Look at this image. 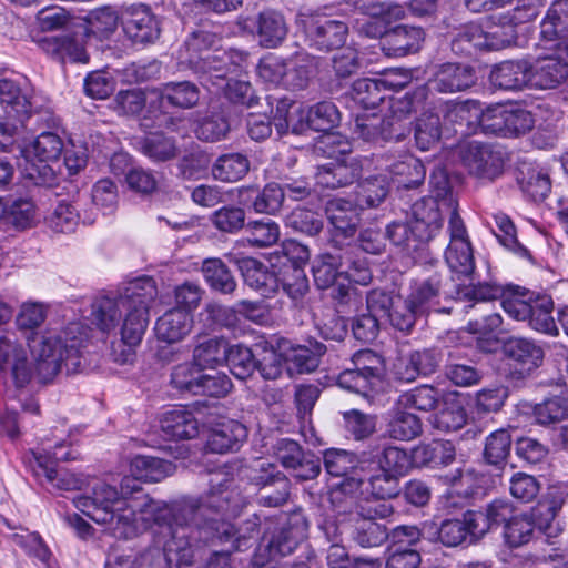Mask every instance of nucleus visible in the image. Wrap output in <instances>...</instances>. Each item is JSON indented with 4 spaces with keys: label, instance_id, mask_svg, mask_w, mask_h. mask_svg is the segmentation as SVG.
<instances>
[{
    "label": "nucleus",
    "instance_id": "48",
    "mask_svg": "<svg viewBox=\"0 0 568 568\" xmlns=\"http://www.w3.org/2000/svg\"><path fill=\"white\" fill-rule=\"evenodd\" d=\"M215 180L233 183L242 180L250 171V161L242 153H227L219 156L212 165Z\"/></svg>",
    "mask_w": 568,
    "mask_h": 568
},
{
    "label": "nucleus",
    "instance_id": "9",
    "mask_svg": "<svg viewBox=\"0 0 568 568\" xmlns=\"http://www.w3.org/2000/svg\"><path fill=\"white\" fill-rule=\"evenodd\" d=\"M353 367L344 369L337 377V385L346 390L367 396L382 381L384 361L371 349H362L352 357Z\"/></svg>",
    "mask_w": 568,
    "mask_h": 568
},
{
    "label": "nucleus",
    "instance_id": "34",
    "mask_svg": "<svg viewBox=\"0 0 568 568\" xmlns=\"http://www.w3.org/2000/svg\"><path fill=\"white\" fill-rule=\"evenodd\" d=\"M308 109L302 103L288 99L278 100L274 114V125L280 135L292 131L294 134H302L310 128Z\"/></svg>",
    "mask_w": 568,
    "mask_h": 568
},
{
    "label": "nucleus",
    "instance_id": "3",
    "mask_svg": "<svg viewBox=\"0 0 568 568\" xmlns=\"http://www.w3.org/2000/svg\"><path fill=\"white\" fill-rule=\"evenodd\" d=\"M130 471L134 478H124L121 483V491H118L115 487L109 484L97 483L92 486L91 496H79L73 499L74 506L80 511L90 517L97 524L104 526L105 531L115 538L118 537L113 534L110 523H102L95 519V511L103 509L109 513H113V509L115 508V503L113 500L109 503L103 499L105 496L102 490H106L105 488L113 490L115 493L116 500L130 498L135 495L136 491H142L152 499V497L136 484V480L150 483L161 481L173 474L174 466L172 463L162 458L138 455L130 463ZM155 501L159 500L155 499Z\"/></svg>",
    "mask_w": 568,
    "mask_h": 568
},
{
    "label": "nucleus",
    "instance_id": "43",
    "mask_svg": "<svg viewBox=\"0 0 568 568\" xmlns=\"http://www.w3.org/2000/svg\"><path fill=\"white\" fill-rule=\"evenodd\" d=\"M539 520L531 509L530 513L517 514L514 518L505 526L504 536L506 542L511 548L521 547L535 537V531L539 530Z\"/></svg>",
    "mask_w": 568,
    "mask_h": 568
},
{
    "label": "nucleus",
    "instance_id": "16",
    "mask_svg": "<svg viewBox=\"0 0 568 568\" xmlns=\"http://www.w3.org/2000/svg\"><path fill=\"white\" fill-rule=\"evenodd\" d=\"M123 31L134 43H151L160 37V22L149 7L131 6L122 14Z\"/></svg>",
    "mask_w": 568,
    "mask_h": 568
},
{
    "label": "nucleus",
    "instance_id": "31",
    "mask_svg": "<svg viewBox=\"0 0 568 568\" xmlns=\"http://www.w3.org/2000/svg\"><path fill=\"white\" fill-rule=\"evenodd\" d=\"M247 437L246 427L233 419L215 425L206 440V448L211 453L225 454L237 450Z\"/></svg>",
    "mask_w": 568,
    "mask_h": 568
},
{
    "label": "nucleus",
    "instance_id": "6",
    "mask_svg": "<svg viewBox=\"0 0 568 568\" xmlns=\"http://www.w3.org/2000/svg\"><path fill=\"white\" fill-rule=\"evenodd\" d=\"M63 150L61 138L54 132H42L24 150V175L36 185L51 186L61 169L59 156Z\"/></svg>",
    "mask_w": 568,
    "mask_h": 568
},
{
    "label": "nucleus",
    "instance_id": "62",
    "mask_svg": "<svg viewBox=\"0 0 568 568\" xmlns=\"http://www.w3.org/2000/svg\"><path fill=\"white\" fill-rule=\"evenodd\" d=\"M79 211L67 201H60L52 213L45 217L48 226L57 233L73 232L79 223Z\"/></svg>",
    "mask_w": 568,
    "mask_h": 568
},
{
    "label": "nucleus",
    "instance_id": "47",
    "mask_svg": "<svg viewBox=\"0 0 568 568\" xmlns=\"http://www.w3.org/2000/svg\"><path fill=\"white\" fill-rule=\"evenodd\" d=\"M159 92L161 102L181 109H191L200 100L199 88L190 81L168 82L159 89Z\"/></svg>",
    "mask_w": 568,
    "mask_h": 568
},
{
    "label": "nucleus",
    "instance_id": "14",
    "mask_svg": "<svg viewBox=\"0 0 568 568\" xmlns=\"http://www.w3.org/2000/svg\"><path fill=\"white\" fill-rule=\"evenodd\" d=\"M7 371L17 387H24L33 379L27 352L13 334L0 335V373Z\"/></svg>",
    "mask_w": 568,
    "mask_h": 568
},
{
    "label": "nucleus",
    "instance_id": "37",
    "mask_svg": "<svg viewBox=\"0 0 568 568\" xmlns=\"http://www.w3.org/2000/svg\"><path fill=\"white\" fill-rule=\"evenodd\" d=\"M359 458L366 459L373 464V467L381 468L398 478L404 477L412 466L406 450L395 446H385L382 449L376 448L372 452H363Z\"/></svg>",
    "mask_w": 568,
    "mask_h": 568
},
{
    "label": "nucleus",
    "instance_id": "58",
    "mask_svg": "<svg viewBox=\"0 0 568 568\" xmlns=\"http://www.w3.org/2000/svg\"><path fill=\"white\" fill-rule=\"evenodd\" d=\"M467 538L463 519H446L439 527L429 524L428 540L439 541L446 547H457Z\"/></svg>",
    "mask_w": 568,
    "mask_h": 568
},
{
    "label": "nucleus",
    "instance_id": "17",
    "mask_svg": "<svg viewBox=\"0 0 568 568\" xmlns=\"http://www.w3.org/2000/svg\"><path fill=\"white\" fill-rule=\"evenodd\" d=\"M32 90L12 79H0V105L8 119L26 121L37 110Z\"/></svg>",
    "mask_w": 568,
    "mask_h": 568
},
{
    "label": "nucleus",
    "instance_id": "38",
    "mask_svg": "<svg viewBox=\"0 0 568 568\" xmlns=\"http://www.w3.org/2000/svg\"><path fill=\"white\" fill-rule=\"evenodd\" d=\"M321 59L308 52H296L287 59L286 88L300 90L307 87L310 80L317 73Z\"/></svg>",
    "mask_w": 568,
    "mask_h": 568
},
{
    "label": "nucleus",
    "instance_id": "23",
    "mask_svg": "<svg viewBox=\"0 0 568 568\" xmlns=\"http://www.w3.org/2000/svg\"><path fill=\"white\" fill-rule=\"evenodd\" d=\"M568 0H556L540 22V41L548 50L568 42Z\"/></svg>",
    "mask_w": 568,
    "mask_h": 568
},
{
    "label": "nucleus",
    "instance_id": "41",
    "mask_svg": "<svg viewBox=\"0 0 568 568\" xmlns=\"http://www.w3.org/2000/svg\"><path fill=\"white\" fill-rule=\"evenodd\" d=\"M229 343L223 337H199L193 349V362L201 368L214 369L225 363Z\"/></svg>",
    "mask_w": 568,
    "mask_h": 568
},
{
    "label": "nucleus",
    "instance_id": "15",
    "mask_svg": "<svg viewBox=\"0 0 568 568\" xmlns=\"http://www.w3.org/2000/svg\"><path fill=\"white\" fill-rule=\"evenodd\" d=\"M304 31L310 47L329 51L345 43L348 28L343 21L311 17L304 21Z\"/></svg>",
    "mask_w": 568,
    "mask_h": 568
},
{
    "label": "nucleus",
    "instance_id": "57",
    "mask_svg": "<svg viewBox=\"0 0 568 568\" xmlns=\"http://www.w3.org/2000/svg\"><path fill=\"white\" fill-rule=\"evenodd\" d=\"M439 400V392L429 385L415 387L398 397V406L404 409L429 412Z\"/></svg>",
    "mask_w": 568,
    "mask_h": 568
},
{
    "label": "nucleus",
    "instance_id": "12",
    "mask_svg": "<svg viewBox=\"0 0 568 568\" xmlns=\"http://www.w3.org/2000/svg\"><path fill=\"white\" fill-rule=\"evenodd\" d=\"M530 59V89H555L568 79V42L556 45L551 53Z\"/></svg>",
    "mask_w": 568,
    "mask_h": 568
},
{
    "label": "nucleus",
    "instance_id": "52",
    "mask_svg": "<svg viewBox=\"0 0 568 568\" xmlns=\"http://www.w3.org/2000/svg\"><path fill=\"white\" fill-rule=\"evenodd\" d=\"M4 220L17 230H26L38 222V210L29 197H18L4 207Z\"/></svg>",
    "mask_w": 568,
    "mask_h": 568
},
{
    "label": "nucleus",
    "instance_id": "42",
    "mask_svg": "<svg viewBox=\"0 0 568 568\" xmlns=\"http://www.w3.org/2000/svg\"><path fill=\"white\" fill-rule=\"evenodd\" d=\"M256 30L260 43L265 48L280 45L288 31L284 17L272 10L263 11L257 16Z\"/></svg>",
    "mask_w": 568,
    "mask_h": 568
},
{
    "label": "nucleus",
    "instance_id": "24",
    "mask_svg": "<svg viewBox=\"0 0 568 568\" xmlns=\"http://www.w3.org/2000/svg\"><path fill=\"white\" fill-rule=\"evenodd\" d=\"M568 0H556L540 22V41L548 50L568 42Z\"/></svg>",
    "mask_w": 568,
    "mask_h": 568
},
{
    "label": "nucleus",
    "instance_id": "49",
    "mask_svg": "<svg viewBox=\"0 0 568 568\" xmlns=\"http://www.w3.org/2000/svg\"><path fill=\"white\" fill-rule=\"evenodd\" d=\"M442 112L444 113L445 123L452 125H466L471 129L479 125V116L481 114L480 105L475 101H445L442 103Z\"/></svg>",
    "mask_w": 568,
    "mask_h": 568
},
{
    "label": "nucleus",
    "instance_id": "11",
    "mask_svg": "<svg viewBox=\"0 0 568 568\" xmlns=\"http://www.w3.org/2000/svg\"><path fill=\"white\" fill-rule=\"evenodd\" d=\"M514 23V18L509 19ZM513 26L484 30L481 26L468 23L463 26L452 41V49L457 54L471 55L477 50H500L510 43Z\"/></svg>",
    "mask_w": 568,
    "mask_h": 568
},
{
    "label": "nucleus",
    "instance_id": "56",
    "mask_svg": "<svg viewBox=\"0 0 568 568\" xmlns=\"http://www.w3.org/2000/svg\"><path fill=\"white\" fill-rule=\"evenodd\" d=\"M326 352V346L320 342H311L310 346L297 345L292 347L288 362L298 373H311L320 365V358Z\"/></svg>",
    "mask_w": 568,
    "mask_h": 568
},
{
    "label": "nucleus",
    "instance_id": "46",
    "mask_svg": "<svg viewBox=\"0 0 568 568\" xmlns=\"http://www.w3.org/2000/svg\"><path fill=\"white\" fill-rule=\"evenodd\" d=\"M387 82L383 79H358L352 85L351 98L364 110H375L385 100Z\"/></svg>",
    "mask_w": 568,
    "mask_h": 568
},
{
    "label": "nucleus",
    "instance_id": "44",
    "mask_svg": "<svg viewBox=\"0 0 568 568\" xmlns=\"http://www.w3.org/2000/svg\"><path fill=\"white\" fill-rule=\"evenodd\" d=\"M389 174L399 187L413 189L424 182L426 170L419 159L406 154L389 166Z\"/></svg>",
    "mask_w": 568,
    "mask_h": 568
},
{
    "label": "nucleus",
    "instance_id": "30",
    "mask_svg": "<svg viewBox=\"0 0 568 568\" xmlns=\"http://www.w3.org/2000/svg\"><path fill=\"white\" fill-rule=\"evenodd\" d=\"M359 206L345 199H332L326 203L325 214L336 235L352 237L359 225Z\"/></svg>",
    "mask_w": 568,
    "mask_h": 568
},
{
    "label": "nucleus",
    "instance_id": "33",
    "mask_svg": "<svg viewBox=\"0 0 568 568\" xmlns=\"http://www.w3.org/2000/svg\"><path fill=\"white\" fill-rule=\"evenodd\" d=\"M244 282L264 297H271L280 288V280L264 263L254 257L239 261Z\"/></svg>",
    "mask_w": 568,
    "mask_h": 568
},
{
    "label": "nucleus",
    "instance_id": "28",
    "mask_svg": "<svg viewBox=\"0 0 568 568\" xmlns=\"http://www.w3.org/2000/svg\"><path fill=\"white\" fill-rule=\"evenodd\" d=\"M489 80L494 87L503 90L530 89V59L507 60L496 64Z\"/></svg>",
    "mask_w": 568,
    "mask_h": 568
},
{
    "label": "nucleus",
    "instance_id": "10",
    "mask_svg": "<svg viewBox=\"0 0 568 568\" xmlns=\"http://www.w3.org/2000/svg\"><path fill=\"white\" fill-rule=\"evenodd\" d=\"M449 243L445 261L457 278H470L475 271V258L466 225L454 206L448 220Z\"/></svg>",
    "mask_w": 568,
    "mask_h": 568
},
{
    "label": "nucleus",
    "instance_id": "64",
    "mask_svg": "<svg viewBox=\"0 0 568 568\" xmlns=\"http://www.w3.org/2000/svg\"><path fill=\"white\" fill-rule=\"evenodd\" d=\"M387 537V529L383 525L364 518L356 521L353 531V539L363 548L377 547L382 545Z\"/></svg>",
    "mask_w": 568,
    "mask_h": 568
},
{
    "label": "nucleus",
    "instance_id": "18",
    "mask_svg": "<svg viewBox=\"0 0 568 568\" xmlns=\"http://www.w3.org/2000/svg\"><path fill=\"white\" fill-rule=\"evenodd\" d=\"M37 44L45 54L60 62L89 61L82 33L47 36L38 39Z\"/></svg>",
    "mask_w": 568,
    "mask_h": 568
},
{
    "label": "nucleus",
    "instance_id": "1",
    "mask_svg": "<svg viewBox=\"0 0 568 568\" xmlns=\"http://www.w3.org/2000/svg\"><path fill=\"white\" fill-rule=\"evenodd\" d=\"M232 486L233 479L226 473H214L204 497H186L171 504L155 501L142 491L116 500L115 493L105 488L103 499L113 500L115 508L113 513L95 511V519L110 523L118 539H132L158 525L162 529L165 568L190 567L214 540L229 545L232 551H244L256 541L262 525L257 514L239 527L227 521L239 515L244 504V497Z\"/></svg>",
    "mask_w": 568,
    "mask_h": 568
},
{
    "label": "nucleus",
    "instance_id": "13",
    "mask_svg": "<svg viewBox=\"0 0 568 568\" xmlns=\"http://www.w3.org/2000/svg\"><path fill=\"white\" fill-rule=\"evenodd\" d=\"M459 154L463 165L477 178L493 180L503 172L504 152L490 144L471 141Z\"/></svg>",
    "mask_w": 568,
    "mask_h": 568
},
{
    "label": "nucleus",
    "instance_id": "51",
    "mask_svg": "<svg viewBox=\"0 0 568 568\" xmlns=\"http://www.w3.org/2000/svg\"><path fill=\"white\" fill-rule=\"evenodd\" d=\"M140 151L153 162H165L178 156L179 149L173 138L153 133L139 142Z\"/></svg>",
    "mask_w": 568,
    "mask_h": 568
},
{
    "label": "nucleus",
    "instance_id": "26",
    "mask_svg": "<svg viewBox=\"0 0 568 568\" xmlns=\"http://www.w3.org/2000/svg\"><path fill=\"white\" fill-rule=\"evenodd\" d=\"M568 0H556L540 22V41L548 50L568 42Z\"/></svg>",
    "mask_w": 568,
    "mask_h": 568
},
{
    "label": "nucleus",
    "instance_id": "8",
    "mask_svg": "<svg viewBox=\"0 0 568 568\" xmlns=\"http://www.w3.org/2000/svg\"><path fill=\"white\" fill-rule=\"evenodd\" d=\"M63 443H59L53 452L48 455L34 454L33 473L40 480H45L54 489L62 491L81 490L89 486V478L57 466L58 462L75 459L70 450L63 452Z\"/></svg>",
    "mask_w": 568,
    "mask_h": 568
},
{
    "label": "nucleus",
    "instance_id": "4",
    "mask_svg": "<svg viewBox=\"0 0 568 568\" xmlns=\"http://www.w3.org/2000/svg\"><path fill=\"white\" fill-rule=\"evenodd\" d=\"M69 332H73L72 326L64 332L49 329L29 338V347L34 359V364H31L33 379L38 383L52 382L63 363L68 372H77L80 367V342L77 338L69 341Z\"/></svg>",
    "mask_w": 568,
    "mask_h": 568
},
{
    "label": "nucleus",
    "instance_id": "29",
    "mask_svg": "<svg viewBox=\"0 0 568 568\" xmlns=\"http://www.w3.org/2000/svg\"><path fill=\"white\" fill-rule=\"evenodd\" d=\"M424 38L420 27L400 24L389 29L379 45L387 57H404L418 51Z\"/></svg>",
    "mask_w": 568,
    "mask_h": 568
},
{
    "label": "nucleus",
    "instance_id": "50",
    "mask_svg": "<svg viewBox=\"0 0 568 568\" xmlns=\"http://www.w3.org/2000/svg\"><path fill=\"white\" fill-rule=\"evenodd\" d=\"M531 312L527 316L529 326L540 333L555 336L558 334V327L551 316L554 302L549 295H539L531 301Z\"/></svg>",
    "mask_w": 568,
    "mask_h": 568
},
{
    "label": "nucleus",
    "instance_id": "20",
    "mask_svg": "<svg viewBox=\"0 0 568 568\" xmlns=\"http://www.w3.org/2000/svg\"><path fill=\"white\" fill-rule=\"evenodd\" d=\"M344 266L342 254L324 253L313 264V276L316 286L321 290L333 288L337 294L334 297L347 295V276L342 270Z\"/></svg>",
    "mask_w": 568,
    "mask_h": 568
},
{
    "label": "nucleus",
    "instance_id": "39",
    "mask_svg": "<svg viewBox=\"0 0 568 568\" xmlns=\"http://www.w3.org/2000/svg\"><path fill=\"white\" fill-rule=\"evenodd\" d=\"M272 464H261V475L253 477L256 485L266 487L275 485L274 493H262L258 497V503L266 507H278L286 503L290 495V481L280 471L274 473Z\"/></svg>",
    "mask_w": 568,
    "mask_h": 568
},
{
    "label": "nucleus",
    "instance_id": "25",
    "mask_svg": "<svg viewBox=\"0 0 568 568\" xmlns=\"http://www.w3.org/2000/svg\"><path fill=\"white\" fill-rule=\"evenodd\" d=\"M568 0H556L540 22V41L548 50L568 42Z\"/></svg>",
    "mask_w": 568,
    "mask_h": 568
},
{
    "label": "nucleus",
    "instance_id": "40",
    "mask_svg": "<svg viewBox=\"0 0 568 568\" xmlns=\"http://www.w3.org/2000/svg\"><path fill=\"white\" fill-rule=\"evenodd\" d=\"M324 466L326 471L334 477H343L344 489H355L353 477H358L359 458L346 450L331 449L324 454Z\"/></svg>",
    "mask_w": 568,
    "mask_h": 568
},
{
    "label": "nucleus",
    "instance_id": "22",
    "mask_svg": "<svg viewBox=\"0 0 568 568\" xmlns=\"http://www.w3.org/2000/svg\"><path fill=\"white\" fill-rule=\"evenodd\" d=\"M504 352L507 358L514 362L513 373H518L519 377L529 375L544 361V349L535 342L523 337L509 338L504 345Z\"/></svg>",
    "mask_w": 568,
    "mask_h": 568
},
{
    "label": "nucleus",
    "instance_id": "45",
    "mask_svg": "<svg viewBox=\"0 0 568 568\" xmlns=\"http://www.w3.org/2000/svg\"><path fill=\"white\" fill-rule=\"evenodd\" d=\"M348 3L359 13L379 18L386 23L404 20L407 16L405 6L389 0H349Z\"/></svg>",
    "mask_w": 568,
    "mask_h": 568
},
{
    "label": "nucleus",
    "instance_id": "61",
    "mask_svg": "<svg viewBox=\"0 0 568 568\" xmlns=\"http://www.w3.org/2000/svg\"><path fill=\"white\" fill-rule=\"evenodd\" d=\"M440 133L442 123L439 115L435 113L425 112L420 115V118H418L416 123V145L422 151H427L439 141Z\"/></svg>",
    "mask_w": 568,
    "mask_h": 568
},
{
    "label": "nucleus",
    "instance_id": "19",
    "mask_svg": "<svg viewBox=\"0 0 568 568\" xmlns=\"http://www.w3.org/2000/svg\"><path fill=\"white\" fill-rule=\"evenodd\" d=\"M358 477H353L355 489L366 484L365 490L375 498L390 499L400 493L399 479L393 474L373 467L366 459L359 458Z\"/></svg>",
    "mask_w": 568,
    "mask_h": 568
},
{
    "label": "nucleus",
    "instance_id": "32",
    "mask_svg": "<svg viewBox=\"0 0 568 568\" xmlns=\"http://www.w3.org/2000/svg\"><path fill=\"white\" fill-rule=\"evenodd\" d=\"M364 110L357 113L354 120V133L365 141H375L378 138L383 140L399 139L404 132H397V122L386 121L378 112H368Z\"/></svg>",
    "mask_w": 568,
    "mask_h": 568
},
{
    "label": "nucleus",
    "instance_id": "35",
    "mask_svg": "<svg viewBox=\"0 0 568 568\" xmlns=\"http://www.w3.org/2000/svg\"><path fill=\"white\" fill-rule=\"evenodd\" d=\"M193 327V316L182 308L165 312L155 323V334L160 341L178 343L187 336Z\"/></svg>",
    "mask_w": 568,
    "mask_h": 568
},
{
    "label": "nucleus",
    "instance_id": "53",
    "mask_svg": "<svg viewBox=\"0 0 568 568\" xmlns=\"http://www.w3.org/2000/svg\"><path fill=\"white\" fill-rule=\"evenodd\" d=\"M202 273L207 284L223 294L232 293L236 281L220 258H207L202 264Z\"/></svg>",
    "mask_w": 568,
    "mask_h": 568
},
{
    "label": "nucleus",
    "instance_id": "5",
    "mask_svg": "<svg viewBox=\"0 0 568 568\" xmlns=\"http://www.w3.org/2000/svg\"><path fill=\"white\" fill-rule=\"evenodd\" d=\"M476 81L474 70L459 63H443L438 65L425 85L407 93L398 101V106L393 105L394 112H416L425 104H434L433 92L454 93L470 88Z\"/></svg>",
    "mask_w": 568,
    "mask_h": 568
},
{
    "label": "nucleus",
    "instance_id": "36",
    "mask_svg": "<svg viewBox=\"0 0 568 568\" xmlns=\"http://www.w3.org/2000/svg\"><path fill=\"white\" fill-rule=\"evenodd\" d=\"M160 427L169 438L192 439L199 434L200 423L192 412L179 407L162 414Z\"/></svg>",
    "mask_w": 568,
    "mask_h": 568
},
{
    "label": "nucleus",
    "instance_id": "55",
    "mask_svg": "<svg viewBox=\"0 0 568 568\" xmlns=\"http://www.w3.org/2000/svg\"><path fill=\"white\" fill-rule=\"evenodd\" d=\"M388 194V185L383 176H374L361 182L356 189V203L361 210L377 207Z\"/></svg>",
    "mask_w": 568,
    "mask_h": 568
},
{
    "label": "nucleus",
    "instance_id": "27",
    "mask_svg": "<svg viewBox=\"0 0 568 568\" xmlns=\"http://www.w3.org/2000/svg\"><path fill=\"white\" fill-rule=\"evenodd\" d=\"M568 0H556L540 22V41L548 50L568 42Z\"/></svg>",
    "mask_w": 568,
    "mask_h": 568
},
{
    "label": "nucleus",
    "instance_id": "2",
    "mask_svg": "<svg viewBox=\"0 0 568 568\" xmlns=\"http://www.w3.org/2000/svg\"><path fill=\"white\" fill-rule=\"evenodd\" d=\"M158 294L152 277L131 281L116 296H101L92 304L93 323L103 332L114 331L123 317L122 342L134 347L143 338L149 324V308Z\"/></svg>",
    "mask_w": 568,
    "mask_h": 568
},
{
    "label": "nucleus",
    "instance_id": "59",
    "mask_svg": "<svg viewBox=\"0 0 568 568\" xmlns=\"http://www.w3.org/2000/svg\"><path fill=\"white\" fill-rule=\"evenodd\" d=\"M387 433L394 439L412 440L422 434V422L416 415L398 409L388 423Z\"/></svg>",
    "mask_w": 568,
    "mask_h": 568
},
{
    "label": "nucleus",
    "instance_id": "54",
    "mask_svg": "<svg viewBox=\"0 0 568 568\" xmlns=\"http://www.w3.org/2000/svg\"><path fill=\"white\" fill-rule=\"evenodd\" d=\"M245 240L253 247H270L277 243L281 236L280 226L272 220L251 221L245 226Z\"/></svg>",
    "mask_w": 568,
    "mask_h": 568
},
{
    "label": "nucleus",
    "instance_id": "7",
    "mask_svg": "<svg viewBox=\"0 0 568 568\" xmlns=\"http://www.w3.org/2000/svg\"><path fill=\"white\" fill-rule=\"evenodd\" d=\"M306 534L307 523L301 516H293L274 528L268 526L252 557L253 566L262 568L271 560L291 555Z\"/></svg>",
    "mask_w": 568,
    "mask_h": 568
},
{
    "label": "nucleus",
    "instance_id": "63",
    "mask_svg": "<svg viewBox=\"0 0 568 568\" xmlns=\"http://www.w3.org/2000/svg\"><path fill=\"white\" fill-rule=\"evenodd\" d=\"M307 109L310 128L315 131L325 132L339 123V111L331 101H322Z\"/></svg>",
    "mask_w": 568,
    "mask_h": 568
},
{
    "label": "nucleus",
    "instance_id": "60",
    "mask_svg": "<svg viewBox=\"0 0 568 568\" xmlns=\"http://www.w3.org/2000/svg\"><path fill=\"white\" fill-rule=\"evenodd\" d=\"M225 363L231 373L239 379H246L257 368V362L252 351L241 344L229 345Z\"/></svg>",
    "mask_w": 568,
    "mask_h": 568
},
{
    "label": "nucleus",
    "instance_id": "21",
    "mask_svg": "<svg viewBox=\"0 0 568 568\" xmlns=\"http://www.w3.org/2000/svg\"><path fill=\"white\" fill-rule=\"evenodd\" d=\"M408 222L417 242L424 243L432 240L443 225L437 201L434 197L416 201L412 206Z\"/></svg>",
    "mask_w": 568,
    "mask_h": 568
}]
</instances>
